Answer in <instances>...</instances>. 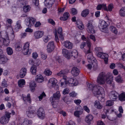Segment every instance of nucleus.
I'll list each match as a JSON object with an SVG mask.
<instances>
[{"instance_id":"obj_58","label":"nucleus","mask_w":125,"mask_h":125,"mask_svg":"<svg viewBox=\"0 0 125 125\" xmlns=\"http://www.w3.org/2000/svg\"><path fill=\"white\" fill-rule=\"evenodd\" d=\"M32 1L33 3L35 6H38L39 5L38 0H32Z\"/></svg>"},{"instance_id":"obj_2","label":"nucleus","mask_w":125,"mask_h":125,"mask_svg":"<svg viewBox=\"0 0 125 125\" xmlns=\"http://www.w3.org/2000/svg\"><path fill=\"white\" fill-rule=\"evenodd\" d=\"M11 113L7 112L3 116L1 117L0 119V123L2 125L7 123L10 118Z\"/></svg>"},{"instance_id":"obj_3","label":"nucleus","mask_w":125,"mask_h":125,"mask_svg":"<svg viewBox=\"0 0 125 125\" xmlns=\"http://www.w3.org/2000/svg\"><path fill=\"white\" fill-rule=\"evenodd\" d=\"M106 76L103 74V72L101 73L97 78V83L100 85L104 84L105 83Z\"/></svg>"},{"instance_id":"obj_59","label":"nucleus","mask_w":125,"mask_h":125,"mask_svg":"<svg viewBox=\"0 0 125 125\" xmlns=\"http://www.w3.org/2000/svg\"><path fill=\"white\" fill-rule=\"evenodd\" d=\"M58 33V34H62V30L61 27H59L57 30Z\"/></svg>"},{"instance_id":"obj_62","label":"nucleus","mask_w":125,"mask_h":125,"mask_svg":"<svg viewBox=\"0 0 125 125\" xmlns=\"http://www.w3.org/2000/svg\"><path fill=\"white\" fill-rule=\"evenodd\" d=\"M83 108L84 110L87 112L89 113L90 112V110L87 106H84Z\"/></svg>"},{"instance_id":"obj_41","label":"nucleus","mask_w":125,"mask_h":125,"mask_svg":"<svg viewBox=\"0 0 125 125\" xmlns=\"http://www.w3.org/2000/svg\"><path fill=\"white\" fill-rule=\"evenodd\" d=\"M30 7L29 5L24 6L23 7V10L25 12H28L30 10Z\"/></svg>"},{"instance_id":"obj_37","label":"nucleus","mask_w":125,"mask_h":125,"mask_svg":"<svg viewBox=\"0 0 125 125\" xmlns=\"http://www.w3.org/2000/svg\"><path fill=\"white\" fill-rule=\"evenodd\" d=\"M119 99L121 101H125V94L122 93L119 95Z\"/></svg>"},{"instance_id":"obj_18","label":"nucleus","mask_w":125,"mask_h":125,"mask_svg":"<svg viewBox=\"0 0 125 125\" xmlns=\"http://www.w3.org/2000/svg\"><path fill=\"white\" fill-rule=\"evenodd\" d=\"M30 87L31 91L32 92H34L35 90V88L36 85L35 82L33 81H31L30 82Z\"/></svg>"},{"instance_id":"obj_31","label":"nucleus","mask_w":125,"mask_h":125,"mask_svg":"<svg viewBox=\"0 0 125 125\" xmlns=\"http://www.w3.org/2000/svg\"><path fill=\"white\" fill-rule=\"evenodd\" d=\"M36 66L34 65H33L31 67V71L33 74H36Z\"/></svg>"},{"instance_id":"obj_1","label":"nucleus","mask_w":125,"mask_h":125,"mask_svg":"<svg viewBox=\"0 0 125 125\" xmlns=\"http://www.w3.org/2000/svg\"><path fill=\"white\" fill-rule=\"evenodd\" d=\"M92 91L94 96H97L98 95L101 94L102 93L104 92V89L102 87L100 86H94Z\"/></svg>"},{"instance_id":"obj_19","label":"nucleus","mask_w":125,"mask_h":125,"mask_svg":"<svg viewBox=\"0 0 125 125\" xmlns=\"http://www.w3.org/2000/svg\"><path fill=\"white\" fill-rule=\"evenodd\" d=\"M44 78L41 74L37 75L36 77L35 81L38 83H42L43 81Z\"/></svg>"},{"instance_id":"obj_22","label":"nucleus","mask_w":125,"mask_h":125,"mask_svg":"<svg viewBox=\"0 0 125 125\" xmlns=\"http://www.w3.org/2000/svg\"><path fill=\"white\" fill-rule=\"evenodd\" d=\"M8 59L4 55H2L0 57V63L4 64L7 61Z\"/></svg>"},{"instance_id":"obj_17","label":"nucleus","mask_w":125,"mask_h":125,"mask_svg":"<svg viewBox=\"0 0 125 125\" xmlns=\"http://www.w3.org/2000/svg\"><path fill=\"white\" fill-rule=\"evenodd\" d=\"M43 32L41 31H37L34 33V36L36 39L40 38L43 35Z\"/></svg>"},{"instance_id":"obj_24","label":"nucleus","mask_w":125,"mask_h":125,"mask_svg":"<svg viewBox=\"0 0 125 125\" xmlns=\"http://www.w3.org/2000/svg\"><path fill=\"white\" fill-rule=\"evenodd\" d=\"M55 97H54L53 96L51 97L50 98V100L52 103V105L53 106V107L55 108L56 106L55 104L54 103L57 101L58 99L56 98H55Z\"/></svg>"},{"instance_id":"obj_20","label":"nucleus","mask_w":125,"mask_h":125,"mask_svg":"<svg viewBox=\"0 0 125 125\" xmlns=\"http://www.w3.org/2000/svg\"><path fill=\"white\" fill-rule=\"evenodd\" d=\"M69 16L70 15L68 12H65L63 15V17H61L60 19L61 20L65 21L68 19Z\"/></svg>"},{"instance_id":"obj_46","label":"nucleus","mask_w":125,"mask_h":125,"mask_svg":"<svg viewBox=\"0 0 125 125\" xmlns=\"http://www.w3.org/2000/svg\"><path fill=\"white\" fill-rule=\"evenodd\" d=\"M94 57L93 56V54H88L87 56V59L88 62H90L93 59Z\"/></svg>"},{"instance_id":"obj_51","label":"nucleus","mask_w":125,"mask_h":125,"mask_svg":"<svg viewBox=\"0 0 125 125\" xmlns=\"http://www.w3.org/2000/svg\"><path fill=\"white\" fill-rule=\"evenodd\" d=\"M65 74V72L64 70H62L60 72L57 74L58 75L60 76H62L64 75Z\"/></svg>"},{"instance_id":"obj_13","label":"nucleus","mask_w":125,"mask_h":125,"mask_svg":"<svg viewBox=\"0 0 125 125\" xmlns=\"http://www.w3.org/2000/svg\"><path fill=\"white\" fill-rule=\"evenodd\" d=\"M76 21V24L78 28L81 30L83 29L84 27L80 19H77Z\"/></svg>"},{"instance_id":"obj_27","label":"nucleus","mask_w":125,"mask_h":125,"mask_svg":"<svg viewBox=\"0 0 125 125\" xmlns=\"http://www.w3.org/2000/svg\"><path fill=\"white\" fill-rule=\"evenodd\" d=\"M62 53L64 56L68 59H69L70 53L69 52L68 50L66 49H63L62 50Z\"/></svg>"},{"instance_id":"obj_60","label":"nucleus","mask_w":125,"mask_h":125,"mask_svg":"<svg viewBox=\"0 0 125 125\" xmlns=\"http://www.w3.org/2000/svg\"><path fill=\"white\" fill-rule=\"evenodd\" d=\"M29 43L28 42H27L25 43L24 46V48L25 49L29 48Z\"/></svg>"},{"instance_id":"obj_57","label":"nucleus","mask_w":125,"mask_h":125,"mask_svg":"<svg viewBox=\"0 0 125 125\" xmlns=\"http://www.w3.org/2000/svg\"><path fill=\"white\" fill-rule=\"evenodd\" d=\"M87 85L88 88L89 89L92 90L93 89L94 87H93V86L90 83H87Z\"/></svg>"},{"instance_id":"obj_48","label":"nucleus","mask_w":125,"mask_h":125,"mask_svg":"<svg viewBox=\"0 0 125 125\" xmlns=\"http://www.w3.org/2000/svg\"><path fill=\"white\" fill-rule=\"evenodd\" d=\"M114 102L111 100L108 101L106 103V105L108 106H110L113 104Z\"/></svg>"},{"instance_id":"obj_34","label":"nucleus","mask_w":125,"mask_h":125,"mask_svg":"<svg viewBox=\"0 0 125 125\" xmlns=\"http://www.w3.org/2000/svg\"><path fill=\"white\" fill-rule=\"evenodd\" d=\"M74 79L71 78L69 80V83L71 84H73L74 86H76L77 85L78 82L77 81H76V82H75V80H74Z\"/></svg>"},{"instance_id":"obj_63","label":"nucleus","mask_w":125,"mask_h":125,"mask_svg":"<svg viewBox=\"0 0 125 125\" xmlns=\"http://www.w3.org/2000/svg\"><path fill=\"white\" fill-rule=\"evenodd\" d=\"M74 102L77 104L79 105L81 102V100H75Z\"/></svg>"},{"instance_id":"obj_64","label":"nucleus","mask_w":125,"mask_h":125,"mask_svg":"<svg viewBox=\"0 0 125 125\" xmlns=\"http://www.w3.org/2000/svg\"><path fill=\"white\" fill-rule=\"evenodd\" d=\"M86 45V43L84 42H82L80 45V47L81 49H83Z\"/></svg>"},{"instance_id":"obj_30","label":"nucleus","mask_w":125,"mask_h":125,"mask_svg":"<svg viewBox=\"0 0 125 125\" xmlns=\"http://www.w3.org/2000/svg\"><path fill=\"white\" fill-rule=\"evenodd\" d=\"M78 54L77 51L76 50H74L70 53L69 56H73L74 58H75L77 57Z\"/></svg>"},{"instance_id":"obj_55","label":"nucleus","mask_w":125,"mask_h":125,"mask_svg":"<svg viewBox=\"0 0 125 125\" xmlns=\"http://www.w3.org/2000/svg\"><path fill=\"white\" fill-rule=\"evenodd\" d=\"M48 22L51 24L54 25L55 24V23L54 21L52 19H49L48 20Z\"/></svg>"},{"instance_id":"obj_4","label":"nucleus","mask_w":125,"mask_h":125,"mask_svg":"<svg viewBox=\"0 0 125 125\" xmlns=\"http://www.w3.org/2000/svg\"><path fill=\"white\" fill-rule=\"evenodd\" d=\"M97 56L98 57L104 59L105 63L107 64V63L108 60V54L103 53L101 52H99L97 54Z\"/></svg>"},{"instance_id":"obj_12","label":"nucleus","mask_w":125,"mask_h":125,"mask_svg":"<svg viewBox=\"0 0 125 125\" xmlns=\"http://www.w3.org/2000/svg\"><path fill=\"white\" fill-rule=\"evenodd\" d=\"M54 2V0H45L44 3L47 7L49 8L52 7Z\"/></svg>"},{"instance_id":"obj_42","label":"nucleus","mask_w":125,"mask_h":125,"mask_svg":"<svg viewBox=\"0 0 125 125\" xmlns=\"http://www.w3.org/2000/svg\"><path fill=\"white\" fill-rule=\"evenodd\" d=\"M110 30L113 33L116 34L117 33V31L116 28L113 26H112L109 28Z\"/></svg>"},{"instance_id":"obj_49","label":"nucleus","mask_w":125,"mask_h":125,"mask_svg":"<svg viewBox=\"0 0 125 125\" xmlns=\"http://www.w3.org/2000/svg\"><path fill=\"white\" fill-rule=\"evenodd\" d=\"M46 96V95L45 94L44 92H43L38 97L40 101H41L44 97H45Z\"/></svg>"},{"instance_id":"obj_61","label":"nucleus","mask_w":125,"mask_h":125,"mask_svg":"<svg viewBox=\"0 0 125 125\" xmlns=\"http://www.w3.org/2000/svg\"><path fill=\"white\" fill-rule=\"evenodd\" d=\"M76 94L74 92H73L69 94L70 96L72 97H74L76 95Z\"/></svg>"},{"instance_id":"obj_6","label":"nucleus","mask_w":125,"mask_h":125,"mask_svg":"<svg viewBox=\"0 0 125 125\" xmlns=\"http://www.w3.org/2000/svg\"><path fill=\"white\" fill-rule=\"evenodd\" d=\"M37 114L39 117L41 119H43L45 117V112L42 108H40L39 109L37 112Z\"/></svg>"},{"instance_id":"obj_54","label":"nucleus","mask_w":125,"mask_h":125,"mask_svg":"<svg viewBox=\"0 0 125 125\" xmlns=\"http://www.w3.org/2000/svg\"><path fill=\"white\" fill-rule=\"evenodd\" d=\"M41 57L43 59L45 60L47 58V55L45 53H44L43 52H41Z\"/></svg>"},{"instance_id":"obj_11","label":"nucleus","mask_w":125,"mask_h":125,"mask_svg":"<svg viewBox=\"0 0 125 125\" xmlns=\"http://www.w3.org/2000/svg\"><path fill=\"white\" fill-rule=\"evenodd\" d=\"M71 72L74 76L76 77L79 75L80 71L79 69L76 67H74L72 68Z\"/></svg>"},{"instance_id":"obj_10","label":"nucleus","mask_w":125,"mask_h":125,"mask_svg":"<svg viewBox=\"0 0 125 125\" xmlns=\"http://www.w3.org/2000/svg\"><path fill=\"white\" fill-rule=\"evenodd\" d=\"M57 83V80L56 79L53 78L50 79L48 82V85L49 86H50L51 85L52 87H54L56 85Z\"/></svg>"},{"instance_id":"obj_35","label":"nucleus","mask_w":125,"mask_h":125,"mask_svg":"<svg viewBox=\"0 0 125 125\" xmlns=\"http://www.w3.org/2000/svg\"><path fill=\"white\" fill-rule=\"evenodd\" d=\"M25 82L24 80L23 79H21L19 81L18 84L20 87H22L23 85L25 84Z\"/></svg>"},{"instance_id":"obj_15","label":"nucleus","mask_w":125,"mask_h":125,"mask_svg":"<svg viewBox=\"0 0 125 125\" xmlns=\"http://www.w3.org/2000/svg\"><path fill=\"white\" fill-rule=\"evenodd\" d=\"M93 117L92 115H89L86 116L85 121L89 124H91V122L93 120Z\"/></svg>"},{"instance_id":"obj_23","label":"nucleus","mask_w":125,"mask_h":125,"mask_svg":"<svg viewBox=\"0 0 125 125\" xmlns=\"http://www.w3.org/2000/svg\"><path fill=\"white\" fill-rule=\"evenodd\" d=\"M64 46L68 49H71L73 46V44L69 41H67L64 42Z\"/></svg>"},{"instance_id":"obj_26","label":"nucleus","mask_w":125,"mask_h":125,"mask_svg":"<svg viewBox=\"0 0 125 125\" xmlns=\"http://www.w3.org/2000/svg\"><path fill=\"white\" fill-rule=\"evenodd\" d=\"M22 98L24 101H26L27 100V101L30 103L31 102V101L30 97V94H28L27 97L24 96L22 94Z\"/></svg>"},{"instance_id":"obj_33","label":"nucleus","mask_w":125,"mask_h":125,"mask_svg":"<svg viewBox=\"0 0 125 125\" xmlns=\"http://www.w3.org/2000/svg\"><path fill=\"white\" fill-rule=\"evenodd\" d=\"M119 14L122 17L125 16V7L122 8L119 11Z\"/></svg>"},{"instance_id":"obj_16","label":"nucleus","mask_w":125,"mask_h":125,"mask_svg":"<svg viewBox=\"0 0 125 125\" xmlns=\"http://www.w3.org/2000/svg\"><path fill=\"white\" fill-rule=\"evenodd\" d=\"M113 76L107 74L106 76V83L108 84H110L113 81Z\"/></svg>"},{"instance_id":"obj_28","label":"nucleus","mask_w":125,"mask_h":125,"mask_svg":"<svg viewBox=\"0 0 125 125\" xmlns=\"http://www.w3.org/2000/svg\"><path fill=\"white\" fill-rule=\"evenodd\" d=\"M94 105L98 109H101L102 108V105L98 101H95Z\"/></svg>"},{"instance_id":"obj_9","label":"nucleus","mask_w":125,"mask_h":125,"mask_svg":"<svg viewBox=\"0 0 125 125\" xmlns=\"http://www.w3.org/2000/svg\"><path fill=\"white\" fill-rule=\"evenodd\" d=\"M118 96L119 94L115 91H112L109 95L110 98L113 101L115 100Z\"/></svg>"},{"instance_id":"obj_7","label":"nucleus","mask_w":125,"mask_h":125,"mask_svg":"<svg viewBox=\"0 0 125 125\" xmlns=\"http://www.w3.org/2000/svg\"><path fill=\"white\" fill-rule=\"evenodd\" d=\"M47 50L48 52H50L53 51L54 48L53 42L51 41L49 42L47 46Z\"/></svg>"},{"instance_id":"obj_29","label":"nucleus","mask_w":125,"mask_h":125,"mask_svg":"<svg viewBox=\"0 0 125 125\" xmlns=\"http://www.w3.org/2000/svg\"><path fill=\"white\" fill-rule=\"evenodd\" d=\"M89 10L88 9L84 10L82 12L81 16L83 17H85L89 14Z\"/></svg>"},{"instance_id":"obj_32","label":"nucleus","mask_w":125,"mask_h":125,"mask_svg":"<svg viewBox=\"0 0 125 125\" xmlns=\"http://www.w3.org/2000/svg\"><path fill=\"white\" fill-rule=\"evenodd\" d=\"M3 43L4 45L5 46H8L10 42L9 38L8 37H7L6 39L3 38Z\"/></svg>"},{"instance_id":"obj_21","label":"nucleus","mask_w":125,"mask_h":125,"mask_svg":"<svg viewBox=\"0 0 125 125\" xmlns=\"http://www.w3.org/2000/svg\"><path fill=\"white\" fill-rule=\"evenodd\" d=\"M105 22V21H101L99 26V27L100 30L102 31H104V30L107 29V28H106V26L104 25Z\"/></svg>"},{"instance_id":"obj_50","label":"nucleus","mask_w":125,"mask_h":125,"mask_svg":"<svg viewBox=\"0 0 125 125\" xmlns=\"http://www.w3.org/2000/svg\"><path fill=\"white\" fill-rule=\"evenodd\" d=\"M115 80L118 83H121L122 81L121 77L120 75H118L115 78Z\"/></svg>"},{"instance_id":"obj_25","label":"nucleus","mask_w":125,"mask_h":125,"mask_svg":"<svg viewBox=\"0 0 125 125\" xmlns=\"http://www.w3.org/2000/svg\"><path fill=\"white\" fill-rule=\"evenodd\" d=\"M34 111L32 110L31 107H29L28 108V110L26 112V114L27 116L29 117H31V115L34 114Z\"/></svg>"},{"instance_id":"obj_52","label":"nucleus","mask_w":125,"mask_h":125,"mask_svg":"<svg viewBox=\"0 0 125 125\" xmlns=\"http://www.w3.org/2000/svg\"><path fill=\"white\" fill-rule=\"evenodd\" d=\"M69 92V89L68 88H66L63 90V91L62 93L63 94H68Z\"/></svg>"},{"instance_id":"obj_47","label":"nucleus","mask_w":125,"mask_h":125,"mask_svg":"<svg viewBox=\"0 0 125 125\" xmlns=\"http://www.w3.org/2000/svg\"><path fill=\"white\" fill-rule=\"evenodd\" d=\"M31 123V120H27L24 121L23 123V125H30Z\"/></svg>"},{"instance_id":"obj_5","label":"nucleus","mask_w":125,"mask_h":125,"mask_svg":"<svg viewBox=\"0 0 125 125\" xmlns=\"http://www.w3.org/2000/svg\"><path fill=\"white\" fill-rule=\"evenodd\" d=\"M36 21L34 18L31 17L26 20L25 24L28 27H31L33 25Z\"/></svg>"},{"instance_id":"obj_56","label":"nucleus","mask_w":125,"mask_h":125,"mask_svg":"<svg viewBox=\"0 0 125 125\" xmlns=\"http://www.w3.org/2000/svg\"><path fill=\"white\" fill-rule=\"evenodd\" d=\"M113 7V5L112 4H109L108 7L109 10L110 11L112 10V9Z\"/></svg>"},{"instance_id":"obj_53","label":"nucleus","mask_w":125,"mask_h":125,"mask_svg":"<svg viewBox=\"0 0 125 125\" xmlns=\"http://www.w3.org/2000/svg\"><path fill=\"white\" fill-rule=\"evenodd\" d=\"M77 11L76 9L75 8H73L72 10V13L73 15H75L77 13Z\"/></svg>"},{"instance_id":"obj_38","label":"nucleus","mask_w":125,"mask_h":125,"mask_svg":"<svg viewBox=\"0 0 125 125\" xmlns=\"http://www.w3.org/2000/svg\"><path fill=\"white\" fill-rule=\"evenodd\" d=\"M83 110L82 109L79 111H76L74 113V115L77 117H79L80 115L82 114L83 113Z\"/></svg>"},{"instance_id":"obj_40","label":"nucleus","mask_w":125,"mask_h":125,"mask_svg":"<svg viewBox=\"0 0 125 125\" xmlns=\"http://www.w3.org/2000/svg\"><path fill=\"white\" fill-rule=\"evenodd\" d=\"M7 54L9 55H11L13 53L12 49L10 47H8L6 49Z\"/></svg>"},{"instance_id":"obj_44","label":"nucleus","mask_w":125,"mask_h":125,"mask_svg":"<svg viewBox=\"0 0 125 125\" xmlns=\"http://www.w3.org/2000/svg\"><path fill=\"white\" fill-rule=\"evenodd\" d=\"M44 73L46 75L49 76L51 75L52 73V72L50 70L46 69Z\"/></svg>"},{"instance_id":"obj_39","label":"nucleus","mask_w":125,"mask_h":125,"mask_svg":"<svg viewBox=\"0 0 125 125\" xmlns=\"http://www.w3.org/2000/svg\"><path fill=\"white\" fill-rule=\"evenodd\" d=\"M60 94L59 91H57L55 93L53 94V96L58 100H59L60 97Z\"/></svg>"},{"instance_id":"obj_43","label":"nucleus","mask_w":125,"mask_h":125,"mask_svg":"<svg viewBox=\"0 0 125 125\" xmlns=\"http://www.w3.org/2000/svg\"><path fill=\"white\" fill-rule=\"evenodd\" d=\"M55 35V39L56 41L57 42H59V40L58 39V36L57 35V30L56 29H55L53 31Z\"/></svg>"},{"instance_id":"obj_45","label":"nucleus","mask_w":125,"mask_h":125,"mask_svg":"<svg viewBox=\"0 0 125 125\" xmlns=\"http://www.w3.org/2000/svg\"><path fill=\"white\" fill-rule=\"evenodd\" d=\"M29 49H25L24 48L22 51L23 54L24 55H27L28 54H30L31 53L29 52Z\"/></svg>"},{"instance_id":"obj_14","label":"nucleus","mask_w":125,"mask_h":125,"mask_svg":"<svg viewBox=\"0 0 125 125\" xmlns=\"http://www.w3.org/2000/svg\"><path fill=\"white\" fill-rule=\"evenodd\" d=\"M27 69L25 68H22L20 71V76L21 78H23L25 75L27 73Z\"/></svg>"},{"instance_id":"obj_8","label":"nucleus","mask_w":125,"mask_h":125,"mask_svg":"<svg viewBox=\"0 0 125 125\" xmlns=\"http://www.w3.org/2000/svg\"><path fill=\"white\" fill-rule=\"evenodd\" d=\"M87 30L89 32L94 33L95 32V30L94 29V27L92 23L90 21L88 22L87 25Z\"/></svg>"},{"instance_id":"obj_36","label":"nucleus","mask_w":125,"mask_h":125,"mask_svg":"<svg viewBox=\"0 0 125 125\" xmlns=\"http://www.w3.org/2000/svg\"><path fill=\"white\" fill-rule=\"evenodd\" d=\"M21 28L22 27L20 24V21H19L17 22L15 26V29L17 31Z\"/></svg>"}]
</instances>
